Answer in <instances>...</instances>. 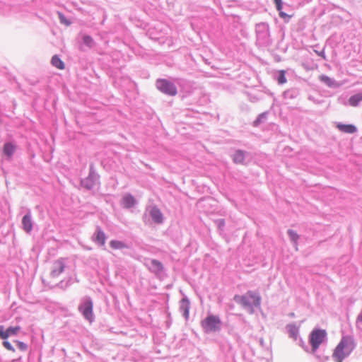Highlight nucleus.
<instances>
[{
  "label": "nucleus",
  "instance_id": "19",
  "mask_svg": "<svg viewBox=\"0 0 362 362\" xmlns=\"http://www.w3.org/2000/svg\"><path fill=\"white\" fill-rule=\"evenodd\" d=\"M286 328L289 336L296 340L298 335V327L294 325H288Z\"/></svg>",
  "mask_w": 362,
  "mask_h": 362
},
{
  "label": "nucleus",
  "instance_id": "8",
  "mask_svg": "<svg viewBox=\"0 0 362 362\" xmlns=\"http://www.w3.org/2000/svg\"><path fill=\"white\" fill-rule=\"evenodd\" d=\"M21 327H10L6 330H4V327L0 325V338L2 339H6L10 336L16 335L20 331Z\"/></svg>",
  "mask_w": 362,
  "mask_h": 362
},
{
  "label": "nucleus",
  "instance_id": "32",
  "mask_svg": "<svg viewBox=\"0 0 362 362\" xmlns=\"http://www.w3.org/2000/svg\"><path fill=\"white\" fill-rule=\"evenodd\" d=\"M357 320L362 322V315H358Z\"/></svg>",
  "mask_w": 362,
  "mask_h": 362
},
{
  "label": "nucleus",
  "instance_id": "3",
  "mask_svg": "<svg viewBox=\"0 0 362 362\" xmlns=\"http://www.w3.org/2000/svg\"><path fill=\"white\" fill-rule=\"evenodd\" d=\"M201 326L206 333L215 332L221 329V321L218 316L209 315L201 322Z\"/></svg>",
  "mask_w": 362,
  "mask_h": 362
},
{
  "label": "nucleus",
  "instance_id": "29",
  "mask_svg": "<svg viewBox=\"0 0 362 362\" xmlns=\"http://www.w3.org/2000/svg\"><path fill=\"white\" fill-rule=\"evenodd\" d=\"M16 344H17V346L18 347L22 350V351H25L26 349H27V346L25 344H24L23 342L22 341H16Z\"/></svg>",
  "mask_w": 362,
  "mask_h": 362
},
{
  "label": "nucleus",
  "instance_id": "17",
  "mask_svg": "<svg viewBox=\"0 0 362 362\" xmlns=\"http://www.w3.org/2000/svg\"><path fill=\"white\" fill-rule=\"evenodd\" d=\"M361 100L362 93H359L351 96L349 99V103L352 107H356Z\"/></svg>",
  "mask_w": 362,
  "mask_h": 362
},
{
  "label": "nucleus",
  "instance_id": "10",
  "mask_svg": "<svg viewBox=\"0 0 362 362\" xmlns=\"http://www.w3.org/2000/svg\"><path fill=\"white\" fill-rule=\"evenodd\" d=\"M23 228L26 233H30L33 229V223L30 214H26L22 219Z\"/></svg>",
  "mask_w": 362,
  "mask_h": 362
},
{
  "label": "nucleus",
  "instance_id": "23",
  "mask_svg": "<svg viewBox=\"0 0 362 362\" xmlns=\"http://www.w3.org/2000/svg\"><path fill=\"white\" fill-rule=\"evenodd\" d=\"M83 41L84 44H86L89 47H91L94 43L93 39L89 35H84L83 37Z\"/></svg>",
  "mask_w": 362,
  "mask_h": 362
},
{
  "label": "nucleus",
  "instance_id": "1",
  "mask_svg": "<svg viewBox=\"0 0 362 362\" xmlns=\"http://www.w3.org/2000/svg\"><path fill=\"white\" fill-rule=\"evenodd\" d=\"M354 349V342L351 337H344L334 351L332 357L336 362H342Z\"/></svg>",
  "mask_w": 362,
  "mask_h": 362
},
{
  "label": "nucleus",
  "instance_id": "4",
  "mask_svg": "<svg viewBox=\"0 0 362 362\" xmlns=\"http://www.w3.org/2000/svg\"><path fill=\"white\" fill-rule=\"evenodd\" d=\"M157 88L165 94L174 96L177 94V88L175 85L165 79L156 81Z\"/></svg>",
  "mask_w": 362,
  "mask_h": 362
},
{
  "label": "nucleus",
  "instance_id": "22",
  "mask_svg": "<svg viewBox=\"0 0 362 362\" xmlns=\"http://www.w3.org/2000/svg\"><path fill=\"white\" fill-rule=\"evenodd\" d=\"M319 78L322 82L325 83L329 87H332L334 85V83L332 81V79L327 76L321 75L319 76Z\"/></svg>",
  "mask_w": 362,
  "mask_h": 362
},
{
  "label": "nucleus",
  "instance_id": "25",
  "mask_svg": "<svg viewBox=\"0 0 362 362\" xmlns=\"http://www.w3.org/2000/svg\"><path fill=\"white\" fill-rule=\"evenodd\" d=\"M288 233L289 235L291 240L296 244L299 238L298 235L292 230H288Z\"/></svg>",
  "mask_w": 362,
  "mask_h": 362
},
{
  "label": "nucleus",
  "instance_id": "31",
  "mask_svg": "<svg viewBox=\"0 0 362 362\" xmlns=\"http://www.w3.org/2000/svg\"><path fill=\"white\" fill-rule=\"evenodd\" d=\"M315 52L319 55L321 57H322L324 59H326V56H325V52L322 50L321 52H317V51H315Z\"/></svg>",
  "mask_w": 362,
  "mask_h": 362
},
{
  "label": "nucleus",
  "instance_id": "30",
  "mask_svg": "<svg viewBox=\"0 0 362 362\" xmlns=\"http://www.w3.org/2000/svg\"><path fill=\"white\" fill-rule=\"evenodd\" d=\"M279 12V16L284 19H286V18H290L291 17V16H288L287 15L286 13L283 12L281 10L280 11H278Z\"/></svg>",
  "mask_w": 362,
  "mask_h": 362
},
{
  "label": "nucleus",
  "instance_id": "2",
  "mask_svg": "<svg viewBox=\"0 0 362 362\" xmlns=\"http://www.w3.org/2000/svg\"><path fill=\"white\" fill-rule=\"evenodd\" d=\"M234 300L244 308H249L252 313L253 307H257L260 305L261 298L257 293L249 291L244 295L235 296Z\"/></svg>",
  "mask_w": 362,
  "mask_h": 362
},
{
  "label": "nucleus",
  "instance_id": "13",
  "mask_svg": "<svg viewBox=\"0 0 362 362\" xmlns=\"http://www.w3.org/2000/svg\"><path fill=\"white\" fill-rule=\"evenodd\" d=\"M136 203L134 197L130 194L125 195L122 200V204L125 208L132 207Z\"/></svg>",
  "mask_w": 362,
  "mask_h": 362
},
{
  "label": "nucleus",
  "instance_id": "15",
  "mask_svg": "<svg viewBox=\"0 0 362 362\" xmlns=\"http://www.w3.org/2000/svg\"><path fill=\"white\" fill-rule=\"evenodd\" d=\"M180 310L186 320L189 317V302L186 299H182L180 305Z\"/></svg>",
  "mask_w": 362,
  "mask_h": 362
},
{
  "label": "nucleus",
  "instance_id": "21",
  "mask_svg": "<svg viewBox=\"0 0 362 362\" xmlns=\"http://www.w3.org/2000/svg\"><path fill=\"white\" fill-rule=\"evenodd\" d=\"M151 264L153 266V272L156 273H160L163 269V267L162 264L158 260L153 259L151 261Z\"/></svg>",
  "mask_w": 362,
  "mask_h": 362
},
{
  "label": "nucleus",
  "instance_id": "26",
  "mask_svg": "<svg viewBox=\"0 0 362 362\" xmlns=\"http://www.w3.org/2000/svg\"><path fill=\"white\" fill-rule=\"evenodd\" d=\"M59 18L62 23L66 25H69L71 24V22L69 21L62 13H59Z\"/></svg>",
  "mask_w": 362,
  "mask_h": 362
},
{
  "label": "nucleus",
  "instance_id": "18",
  "mask_svg": "<svg viewBox=\"0 0 362 362\" xmlns=\"http://www.w3.org/2000/svg\"><path fill=\"white\" fill-rule=\"evenodd\" d=\"M233 161L237 164H243L245 160V153L243 151H237L233 155Z\"/></svg>",
  "mask_w": 362,
  "mask_h": 362
},
{
  "label": "nucleus",
  "instance_id": "28",
  "mask_svg": "<svg viewBox=\"0 0 362 362\" xmlns=\"http://www.w3.org/2000/svg\"><path fill=\"white\" fill-rule=\"evenodd\" d=\"M3 345L4 346L8 349V350H10V351H14V349L13 347L12 346V345L10 344V342L7 341H5L3 342Z\"/></svg>",
  "mask_w": 362,
  "mask_h": 362
},
{
  "label": "nucleus",
  "instance_id": "24",
  "mask_svg": "<svg viewBox=\"0 0 362 362\" xmlns=\"http://www.w3.org/2000/svg\"><path fill=\"white\" fill-rule=\"evenodd\" d=\"M285 74H286L285 71H284V70L279 71V76L278 77V83L279 84H284L286 82Z\"/></svg>",
  "mask_w": 362,
  "mask_h": 362
},
{
  "label": "nucleus",
  "instance_id": "20",
  "mask_svg": "<svg viewBox=\"0 0 362 362\" xmlns=\"http://www.w3.org/2000/svg\"><path fill=\"white\" fill-rule=\"evenodd\" d=\"M110 246L114 250H122L127 247L123 242L119 240H111Z\"/></svg>",
  "mask_w": 362,
  "mask_h": 362
},
{
  "label": "nucleus",
  "instance_id": "12",
  "mask_svg": "<svg viewBox=\"0 0 362 362\" xmlns=\"http://www.w3.org/2000/svg\"><path fill=\"white\" fill-rule=\"evenodd\" d=\"M95 237L94 240L99 243L100 245H104L106 240V236L105 233L100 228H98L95 231Z\"/></svg>",
  "mask_w": 362,
  "mask_h": 362
},
{
  "label": "nucleus",
  "instance_id": "6",
  "mask_svg": "<svg viewBox=\"0 0 362 362\" xmlns=\"http://www.w3.org/2000/svg\"><path fill=\"white\" fill-rule=\"evenodd\" d=\"M93 307L92 301L90 300H87L78 308L79 311L82 313L83 317L90 322H92L94 319Z\"/></svg>",
  "mask_w": 362,
  "mask_h": 362
},
{
  "label": "nucleus",
  "instance_id": "9",
  "mask_svg": "<svg viewBox=\"0 0 362 362\" xmlns=\"http://www.w3.org/2000/svg\"><path fill=\"white\" fill-rule=\"evenodd\" d=\"M150 215L155 223H161L163 222V214L157 207L153 206L151 208Z\"/></svg>",
  "mask_w": 362,
  "mask_h": 362
},
{
  "label": "nucleus",
  "instance_id": "16",
  "mask_svg": "<svg viewBox=\"0 0 362 362\" xmlns=\"http://www.w3.org/2000/svg\"><path fill=\"white\" fill-rule=\"evenodd\" d=\"M51 63L58 69L63 70L65 68L64 63L57 55H54L52 57Z\"/></svg>",
  "mask_w": 362,
  "mask_h": 362
},
{
  "label": "nucleus",
  "instance_id": "27",
  "mask_svg": "<svg viewBox=\"0 0 362 362\" xmlns=\"http://www.w3.org/2000/svg\"><path fill=\"white\" fill-rule=\"evenodd\" d=\"M277 11L282 10L283 2L282 0H274Z\"/></svg>",
  "mask_w": 362,
  "mask_h": 362
},
{
  "label": "nucleus",
  "instance_id": "5",
  "mask_svg": "<svg viewBox=\"0 0 362 362\" xmlns=\"http://www.w3.org/2000/svg\"><path fill=\"white\" fill-rule=\"evenodd\" d=\"M325 336L326 332L325 330L316 329L311 332L310 342L313 351H315L318 349L319 346L324 341Z\"/></svg>",
  "mask_w": 362,
  "mask_h": 362
},
{
  "label": "nucleus",
  "instance_id": "14",
  "mask_svg": "<svg viewBox=\"0 0 362 362\" xmlns=\"http://www.w3.org/2000/svg\"><path fill=\"white\" fill-rule=\"evenodd\" d=\"M16 150V146L12 143H6L3 147L4 153L8 158L11 157Z\"/></svg>",
  "mask_w": 362,
  "mask_h": 362
},
{
  "label": "nucleus",
  "instance_id": "7",
  "mask_svg": "<svg viewBox=\"0 0 362 362\" xmlns=\"http://www.w3.org/2000/svg\"><path fill=\"white\" fill-rule=\"evenodd\" d=\"M64 268H65L64 259L63 258H59L53 262L50 275L54 278L57 277L59 274H61L64 272Z\"/></svg>",
  "mask_w": 362,
  "mask_h": 362
},
{
  "label": "nucleus",
  "instance_id": "11",
  "mask_svg": "<svg viewBox=\"0 0 362 362\" xmlns=\"http://www.w3.org/2000/svg\"><path fill=\"white\" fill-rule=\"evenodd\" d=\"M337 127L339 131L347 134L355 133L357 130L356 127L353 124H338Z\"/></svg>",
  "mask_w": 362,
  "mask_h": 362
}]
</instances>
